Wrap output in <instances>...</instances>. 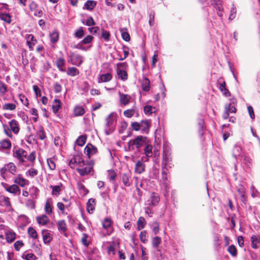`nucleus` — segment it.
<instances>
[{"label": "nucleus", "instance_id": "f257e3e1", "mask_svg": "<svg viewBox=\"0 0 260 260\" xmlns=\"http://www.w3.org/2000/svg\"><path fill=\"white\" fill-rule=\"evenodd\" d=\"M157 131V129H156L155 132V144L153 147L148 144L147 141V161L149 157H153L154 163L152 170L149 173V177L155 179H157L158 177V168L159 166L158 162L159 161V150L160 148L159 143L156 141V133Z\"/></svg>", "mask_w": 260, "mask_h": 260}, {"label": "nucleus", "instance_id": "f03ea898", "mask_svg": "<svg viewBox=\"0 0 260 260\" xmlns=\"http://www.w3.org/2000/svg\"><path fill=\"white\" fill-rule=\"evenodd\" d=\"M146 138L143 137L142 136L137 137L135 139L131 140L128 142V147L130 149L132 147L135 145L136 148L139 149L142 146H145L144 148V153L146 155Z\"/></svg>", "mask_w": 260, "mask_h": 260}, {"label": "nucleus", "instance_id": "7ed1b4c3", "mask_svg": "<svg viewBox=\"0 0 260 260\" xmlns=\"http://www.w3.org/2000/svg\"><path fill=\"white\" fill-rule=\"evenodd\" d=\"M167 168L163 167L162 168L161 171V180H160V185L162 188H163V194L164 196L167 197L169 194V181L168 179L167 176Z\"/></svg>", "mask_w": 260, "mask_h": 260}, {"label": "nucleus", "instance_id": "20e7f679", "mask_svg": "<svg viewBox=\"0 0 260 260\" xmlns=\"http://www.w3.org/2000/svg\"><path fill=\"white\" fill-rule=\"evenodd\" d=\"M230 103L225 106V110L223 114L222 117L223 119H228L229 117L230 113H235L237 111L236 106L237 101L236 99L233 98L230 99Z\"/></svg>", "mask_w": 260, "mask_h": 260}, {"label": "nucleus", "instance_id": "39448f33", "mask_svg": "<svg viewBox=\"0 0 260 260\" xmlns=\"http://www.w3.org/2000/svg\"><path fill=\"white\" fill-rule=\"evenodd\" d=\"M113 113L110 114L106 118V123L105 128V132L106 135L112 134L116 124L115 119L112 117Z\"/></svg>", "mask_w": 260, "mask_h": 260}, {"label": "nucleus", "instance_id": "423d86ee", "mask_svg": "<svg viewBox=\"0 0 260 260\" xmlns=\"http://www.w3.org/2000/svg\"><path fill=\"white\" fill-rule=\"evenodd\" d=\"M72 64L79 67L83 62V57L81 55L72 53L70 55V60Z\"/></svg>", "mask_w": 260, "mask_h": 260}, {"label": "nucleus", "instance_id": "0eeeda50", "mask_svg": "<svg viewBox=\"0 0 260 260\" xmlns=\"http://www.w3.org/2000/svg\"><path fill=\"white\" fill-rule=\"evenodd\" d=\"M93 166V162L91 161L88 164V166L83 168H77L76 170L81 176H84L94 172Z\"/></svg>", "mask_w": 260, "mask_h": 260}, {"label": "nucleus", "instance_id": "6e6552de", "mask_svg": "<svg viewBox=\"0 0 260 260\" xmlns=\"http://www.w3.org/2000/svg\"><path fill=\"white\" fill-rule=\"evenodd\" d=\"M145 125H146V120H143L140 122H132L131 124L132 128L136 131L140 130L141 128L143 131H145L146 128Z\"/></svg>", "mask_w": 260, "mask_h": 260}, {"label": "nucleus", "instance_id": "1a4fd4ad", "mask_svg": "<svg viewBox=\"0 0 260 260\" xmlns=\"http://www.w3.org/2000/svg\"><path fill=\"white\" fill-rule=\"evenodd\" d=\"M119 95L121 105L125 106L129 103L131 99V95L121 93L120 92H119Z\"/></svg>", "mask_w": 260, "mask_h": 260}, {"label": "nucleus", "instance_id": "9d476101", "mask_svg": "<svg viewBox=\"0 0 260 260\" xmlns=\"http://www.w3.org/2000/svg\"><path fill=\"white\" fill-rule=\"evenodd\" d=\"M85 153H86V155L89 158L90 155H93L98 152L97 148L91 144L90 143H88L85 147L84 149Z\"/></svg>", "mask_w": 260, "mask_h": 260}, {"label": "nucleus", "instance_id": "9b49d317", "mask_svg": "<svg viewBox=\"0 0 260 260\" xmlns=\"http://www.w3.org/2000/svg\"><path fill=\"white\" fill-rule=\"evenodd\" d=\"M122 182L126 186H129L132 183L131 173L130 172L123 173L121 176Z\"/></svg>", "mask_w": 260, "mask_h": 260}, {"label": "nucleus", "instance_id": "f8f14e48", "mask_svg": "<svg viewBox=\"0 0 260 260\" xmlns=\"http://www.w3.org/2000/svg\"><path fill=\"white\" fill-rule=\"evenodd\" d=\"M160 201V198L157 193L152 192L150 196V199L148 202H150L148 204L149 205H152L155 206L158 204Z\"/></svg>", "mask_w": 260, "mask_h": 260}, {"label": "nucleus", "instance_id": "ddd939ff", "mask_svg": "<svg viewBox=\"0 0 260 260\" xmlns=\"http://www.w3.org/2000/svg\"><path fill=\"white\" fill-rule=\"evenodd\" d=\"M14 156L21 162H24V158H26L27 152L22 149H19L14 152Z\"/></svg>", "mask_w": 260, "mask_h": 260}, {"label": "nucleus", "instance_id": "4468645a", "mask_svg": "<svg viewBox=\"0 0 260 260\" xmlns=\"http://www.w3.org/2000/svg\"><path fill=\"white\" fill-rule=\"evenodd\" d=\"M0 206L6 208L11 207L9 198L0 193Z\"/></svg>", "mask_w": 260, "mask_h": 260}, {"label": "nucleus", "instance_id": "2eb2a0df", "mask_svg": "<svg viewBox=\"0 0 260 260\" xmlns=\"http://www.w3.org/2000/svg\"><path fill=\"white\" fill-rule=\"evenodd\" d=\"M144 162L145 161L143 160V157L142 158L141 160H138L137 162L135 167L136 172L140 174L145 171V165Z\"/></svg>", "mask_w": 260, "mask_h": 260}, {"label": "nucleus", "instance_id": "dca6fc26", "mask_svg": "<svg viewBox=\"0 0 260 260\" xmlns=\"http://www.w3.org/2000/svg\"><path fill=\"white\" fill-rule=\"evenodd\" d=\"M95 199H89L87 203V210L90 214H92L95 209Z\"/></svg>", "mask_w": 260, "mask_h": 260}, {"label": "nucleus", "instance_id": "f3484780", "mask_svg": "<svg viewBox=\"0 0 260 260\" xmlns=\"http://www.w3.org/2000/svg\"><path fill=\"white\" fill-rule=\"evenodd\" d=\"M6 239L8 243H12L16 239V233L12 230L8 231L5 234Z\"/></svg>", "mask_w": 260, "mask_h": 260}, {"label": "nucleus", "instance_id": "a211bd4d", "mask_svg": "<svg viewBox=\"0 0 260 260\" xmlns=\"http://www.w3.org/2000/svg\"><path fill=\"white\" fill-rule=\"evenodd\" d=\"M6 191L14 194H19L20 193V189L19 187L15 184L10 185L9 187L6 189Z\"/></svg>", "mask_w": 260, "mask_h": 260}, {"label": "nucleus", "instance_id": "6ab92c4d", "mask_svg": "<svg viewBox=\"0 0 260 260\" xmlns=\"http://www.w3.org/2000/svg\"><path fill=\"white\" fill-rule=\"evenodd\" d=\"M61 107V103L59 100L55 99L53 101L52 108L54 113H57Z\"/></svg>", "mask_w": 260, "mask_h": 260}, {"label": "nucleus", "instance_id": "aec40b11", "mask_svg": "<svg viewBox=\"0 0 260 260\" xmlns=\"http://www.w3.org/2000/svg\"><path fill=\"white\" fill-rule=\"evenodd\" d=\"M65 59L62 57H60L56 60V65L58 70L61 72H64L65 70L63 69V67L65 65Z\"/></svg>", "mask_w": 260, "mask_h": 260}, {"label": "nucleus", "instance_id": "412c9836", "mask_svg": "<svg viewBox=\"0 0 260 260\" xmlns=\"http://www.w3.org/2000/svg\"><path fill=\"white\" fill-rule=\"evenodd\" d=\"M96 6V2L94 1L88 0L84 5L83 9L91 11Z\"/></svg>", "mask_w": 260, "mask_h": 260}, {"label": "nucleus", "instance_id": "4be33fe9", "mask_svg": "<svg viewBox=\"0 0 260 260\" xmlns=\"http://www.w3.org/2000/svg\"><path fill=\"white\" fill-rule=\"evenodd\" d=\"M9 125L14 134H17L19 132V129L16 120L12 119L9 122Z\"/></svg>", "mask_w": 260, "mask_h": 260}, {"label": "nucleus", "instance_id": "5701e85b", "mask_svg": "<svg viewBox=\"0 0 260 260\" xmlns=\"http://www.w3.org/2000/svg\"><path fill=\"white\" fill-rule=\"evenodd\" d=\"M43 236V240L45 244H48L50 243L52 238L50 234L48 232L47 230H43L42 232Z\"/></svg>", "mask_w": 260, "mask_h": 260}, {"label": "nucleus", "instance_id": "b1692460", "mask_svg": "<svg viewBox=\"0 0 260 260\" xmlns=\"http://www.w3.org/2000/svg\"><path fill=\"white\" fill-rule=\"evenodd\" d=\"M68 75L74 77L79 75V71L75 67H69L67 71Z\"/></svg>", "mask_w": 260, "mask_h": 260}, {"label": "nucleus", "instance_id": "393cba45", "mask_svg": "<svg viewBox=\"0 0 260 260\" xmlns=\"http://www.w3.org/2000/svg\"><path fill=\"white\" fill-rule=\"evenodd\" d=\"M36 219L38 223L42 225H45L49 221V218L46 215L38 216Z\"/></svg>", "mask_w": 260, "mask_h": 260}, {"label": "nucleus", "instance_id": "a878e982", "mask_svg": "<svg viewBox=\"0 0 260 260\" xmlns=\"http://www.w3.org/2000/svg\"><path fill=\"white\" fill-rule=\"evenodd\" d=\"M117 73L118 78L122 80L125 81L127 79V74L124 70L117 69Z\"/></svg>", "mask_w": 260, "mask_h": 260}, {"label": "nucleus", "instance_id": "bb28decb", "mask_svg": "<svg viewBox=\"0 0 260 260\" xmlns=\"http://www.w3.org/2000/svg\"><path fill=\"white\" fill-rule=\"evenodd\" d=\"M26 182V180L24 178L21 177V175H18V177L14 180V182L19 184L21 187H24L25 185Z\"/></svg>", "mask_w": 260, "mask_h": 260}, {"label": "nucleus", "instance_id": "cd10ccee", "mask_svg": "<svg viewBox=\"0 0 260 260\" xmlns=\"http://www.w3.org/2000/svg\"><path fill=\"white\" fill-rule=\"evenodd\" d=\"M112 79V75L109 73L103 74L101 75L99 82H108Z\"/></svg>", "mask_w": 260, "mask_h": 260}, {"label": "nucleus", "instance_id": "c85d7f7f", "mask_svg": "<svg viewBox=\"0 0 260 260\" xmlns=\"http://www.w3.org/2000/svg\"><path fill=\"white\" fill-rule=\"evenodd\" d=\"M0 18L5 22L10 24L11 22V16L8 13H3L0 14Z\"/></svg>", "mask_w": 260, "mask_h": 260}, {"label": "nucleus", "instance_id": "c756f323", "mask_svg": "<svg viewBox=\"0 0 260 260\" xmlns=\"http://www.w3.org/2000/svg\"><path fill=\"white\" fill-rule=\"evenodd\" d=\"M50 41L53 43H56L59 38V34L56 30L53 31L50 34Z\"/></svg>", "mask_w": 260, "mask_h": 260}, {"label": "nucleus", "instance_id": "7c9ffc66", "mask_svg": "<svg viewBox=\"0 0 260 260\" xmlns=\"http://www.w3.org/2000/svg\"><path fill=\"white\" fill-rule=\"evenodd\" d=\"M57 228L59 231L65 232L67 231V225L64 220H59L57 223Z\"/></svg>", "mask_w": 260, "mask_h": 260}, {"label": "nucleus", "instance_id": "2f4dec72", "mask_svg": "<svg viewBox=\"0 0 260 260\" xmlns=\"http://www.w3.org/2000/svg\"><path fill=\"white\" fill-rule=\"evenodd\" d=\"M87 137L86 135H81L76 140V144L80 146H83L86 141Z\"/></svg>", "mask_w": 260, "mask_h": 260}, {"label": "nucleus", "instance_id": "473e14b6", "mask_svg": "<svg viewBox=\"0 0 260 260\" xmlns=\"http://www.w3.org/2000/svg\"><path fill=\"white\" fill-rule=\"evenodd\" d=\"M241 151H242L241 147L238 145H235L234 146V148L233 150V156L235 158H236L237 156H239L240 155Z\"/></svg>", "mask_w": 260, "mask_h": 260}, {"label": "nucleus", "instance_id": "72a5a7b5", "mask_svg": "<svg viewBox=\"0 0 260 260\" xmlns=\"http://www.w3.org/2000/svg\"><path fill=\"white\" fill-rule=\"evenodd\" d=\"M161 238L158 236L154 237L152 240V245L153 248H157L161 243Z\"/></svg>", "mask_w": 260, "mask_h": 260}, {"label": "nucleus", "instance_id": "f704fd0d", "mask_svg": "<svg viewBox=\"0 0 260 260\" xmlns=\"http://www.w3.org/2000/svg\"><path fill=\"white\" fill-rule=\"evenodd\" d=\"M1 146L4 149H9L11 147V143L8 139H5L0 142Z\"/></svg>", "mask_w": 260, "mask_h": 260}, {"label": "nucleus", "instance_id": "c9c22d12", "mask_svg": "<svg viewBox=\"0 0 260 260\" xmlns=\"http://www.w3.org/2000/svg\"><path fill=\"white\" fill-rule=\"evenodd\" d=\"M85 113L84 109L82 107H76L74 109V113L76 116L83 115Z\"/></svg>", "mask_w": 260, "mask_h": 260}, {"label": "nucleus", "instance_id": "e433bc0d", "mask_svg": "<svg viewBox=\"0 0 260 260\" xmlns=\"http://www.w3.org/2000/svg\"><path fill=\"white\" fill-rule=\"evenodd\" d=\"M145 219L144 217H141L137 221V229L141 230L144 228Z\"/></svg>", "mask_w": 260, "mask_h": 260}, {"label": "nucleus", "instance_id": "4c0bfd02", "mask_svg": "<svg viewBox=\"0 0 260 260\" xmlns=\"http://www.w3.org/2000/svg\"><path fill=\"white\" fill-rule=\"evenodd\" d=\"M84 35V31L82 27H80L79 29L76 30L74 34V36L76 38L80 39L82 38Z\"/></svg>", "mask_w": 260, "mask_h": 260}, {"label": "nucleus", "instance_id": "58836bf2", "mask_svg": "<svg viewBox=\"0 0 260 260\" xmlns=\"http://www.w3.org/2000/svg\"><path fill=\"white\" fill-rule=\"evenodd\" d=\"M16 105L13 103H6L3 106V109L7 110H14L16 109Z\"/></svg>", "mask_w": 260, "mask_h": 260}, {"label": "nucleus", "instance_id": "ea45409f", "mask_svg": "<svg viewBox=\"0 0 260 260\" xmlns=\"http://www.w3.org/2000/svg\"><path fill=\"white\" fill-rule=\"evenodd\" d=\"M50 188H52V194L58 196L61 190L60 186L58 185H50Z\"/></svg>", "mask_w": 260, "mask_h": 260}, {"label": "nucleus", "instance_id": "a19ab883", "mask_svg": "<svg viewBox=\"0 0 260 260\" xmlns=\"http://www.w3.org/2000/svg\"><path fill=\"white\" fill-rule=\"evenodd\" d=\"M120 32L121 33L122 38L126 42H128L130 40V36L125 29L122 28L120 30Z\"/></svg>", "mask_w": 260, "mask_h": 260}, {"label": "nucleus", "instance_id": "79ce46f5", "mask_svg": "<svg viewBox=\"0 0 260 260\" xmlns=\"http://www.w3.org/2000/svg\"><path fill=\"white\" fill-rule=\"evenodd\" d=\"M135 112L136 110L134 108L127 109L124 111L123 115L126 117L131 118L134 115Z\"/></svg>", "mask_w": 260, "mask_h": 260}, {"label": "nucleus", "instance_id": "37998d69", "mask_svg": "<svg viewBox=\"0 0 260 260\" xmlns=\"http://www.w3.org/2000/svg\"><path fill=\"white\" fill-rule=\"evenodd\" d=\"M5 166L8 171L10 172L11 174H14L16 172V167L13 163L11 162Z\"/></svg>", "mask_w": 260, "mask_h": 260}, {"label": "nucleus", "instance_id": "c03bdc74", "mask_svg": "<svg viewBox=\"0 0 260 260\" xmlns=\"http://www.w3.org/2000/svg\"><path fill=\"white\" fill-rule=\"evenodd\" d=\"M103 227L106 229H111V220L107 218H106L103 222Z\"/></svg>", "mask_w": 260, "mask_h": 260}, {"label": "nucleus", "instance_id": "a18cd8bd", "mask_svg": "<svg viewBox=\"0 0 260 260\" xmlns=\"http://www.w3.org/2000/svg\"><path fill=\"white\" fill-rule=\"evenodd\" d=\"M28 235L34 239H37L38 237V234L37 233L36 231L32 228L29 227L28 229Z\"/></svg>", "mask_w": 260, "mask_h": 260}, {"label": "nucleus", "instance_id": "49530a36", "mask_svg": "<svg viewBox=\"0 0 260 260\" xmlns=\"http://www.w3.org/2000/svg\"><path fill=\"white\" fill-rule=\"evenodd\" d=\"M150 226L155 234H157L158 233L159 229V224L157 222H153L152 224L150 225Z\"/></svg>", "mask_w": 260, "mask_h": 260}, {"label": "nucleus", "instance_id": "de8ad7c7", "mask_svg": "<svg viewBox=\"0 0 260 260\" xmlns=\"http://www.w3.org/2000/svg\"><path fill=\"white\" fill-rule=\"evenodd\" d=\"M116 246V244L114 242H112L110 244L109 246L108 247V253H112L113 255L115 254V248Z\"/></svg>", "mask_w": 260, "mask_h": 260}, {"label": "nucleus", "instance_id": "09e8293b", "mask_svg": "<svg viewBox=\"0 0 260 260\" xmlns=\"http://www.w3.org/2000/svg\"><path fill=\"white\" fill-rule=\"evenodd\" d=\"M77 186H78V189L80 191H82L84 195L87 194L89 192V190L87 188H86L84 185L82 183L78 182L77 183Z\"/></svg>", "mask_w": 260, "mask_h": 260}, {"label": "nucleus", "instance_id": "8fccbe9b", "mask_svg": "<svg viewBox=\"0 0 260 260\" xmlns=\"http://www.w3.org/2000/svg\"><path fill=\"white\" fill-rule=\"evenodd\" d=\"M228 252L233 256L237 255V249L234 245H230L228 249Z\"/></svg>", "mask_w": 260, "mask_h": 260}, {"label": "nucleus", "instance_id": "3c124183", "mask_svg": "<svg viewBox=\"0 0 260 260\" xmlns=\"http://www.w3.org/2000/svg\"><path fill=\"white\" fill-rule=\"evenodd\" d=\"M110 34L109 31L105 30L104 29H102V37L106 41H108L110 39Z\"/></svg>", "mask_w": 260, "mask_h": 260}, {"label": "nucleus", "instance_id": "603ef678", "mask_svg": "<svg viewBox=\"0 0 260 260\" xmlns=\"http://www.w3.org/2000/svg\"><path fill=\"white\" fill-rule=\"evenodd\" d=\"M24 243L21 240L17 241L14 244V247L16 251H19L20 248L23 246Z\"/></svg>", "mask_w": 260, "mask_h": 260}, {"label": "nucleus", "instance_id": "864d4df0", "mask_svg": "<svg viewBox=\"0 0 260 260\" xmlns=\"http://www.w3.org/2000/svg\"><path fill=\"white\" fill-rule=\"evenodd\" d=\"M45 210L46 213L51 214L52 212V206L50 205L49 201L48 200L45 205Z\"/></svg>", "mask_w": 260, "mask_h": 260}, {"label": "nucleus", "instance_id": "5fc2aeb1", "mask_svg": "<svg viewBox=\"0 0 260 260\" xmlns=\"http://www.w3.org/2000/svg\"><path fill=\"white\" fill-rule=\"evenodd\" d=\"M93 38L90 35H88L84 38L80 43L82 44H88L90 43L93 40Z\"/></svg>", "mask_w": 260, "mask_h": 260}, {"label": "nucleus", "instance_id": "6e6d98bb", "mask_svg": "<svg viewBox=\"0 0 260 260\" xmlns=\"http://www.w3.org/2000/svg\"><path fill=\"white\" fill-rule=\"evenodd\" d=\"M48 165L50 170H53L55 169V164L52 158H48L47 160Z\"/></svg>", "mask_w": 260, "mask_h": 260}, {"label": "nucleus", "instance_id": "4d7b16f0", "mask_svg": "<svg viewBox=\"0 0 260 260\" xmlns=\"http://www.w3.org/2000/svg\"><path fill=\"white\" fill-rule=\"evenodd\" d=\"M76 156L77 157V165H78L79 167H82L85 165L84 160L80 155H76Z\"/></svg>", "mask_w": 260, "mask_h": 260}, {"label": "nucleus", "instance_id": "13d9d810", "mask_svg": "<svg viewBox=\"0 0 260 260\" xmlns=\"http://www.w3.org/2000/svg\"><path fill=\"white\" fill-rule=\"evenodd\" d=\"M156 111L157 109L155 107L147 105V116L152 114L153 113L155 114Z\"/></svg>", "mask_w": 260, "mask_h": 260}, {"label": "nucleus", "instance_id": "bf43d9fd", "mask_svg": "<svg viewBox=\"0 0 260 260\" xmlns=\"http://www.w3.org/2000/svg\"><path fill=\"white\" fill-rule=\"evenodd\" d=\"M122 49L124 53V57H120L119 58V60H123L125 59L129 54L128 48L126 46H122Z\"/></svg>", "mask_w": 260, "mask_h": 260}, {"label": "nucleus", "instance_id": "052dcab7", "mask_svg": "<svg viewBox=\"0 0 260 260\" xmlns=\"http://www.w3.org/2000/svg\"><path fill=\"white\" fill-rule=\"evenodd\" d=\"M154 12H150L149 13V24L150 26H153L154 25Z\"/></svg>", "mask_w": 260, "mask_h": 260}, {"label": "nucleus", "instance_id": "680f3d73", "mask_svg": "<svg viewBox=\"0 0 260 260\" xmlns=\"http://www.w3.org/2000/svg\"><path fill=\"white\" fill-rule=\"evenodd\" d=\"M76 165H77V157L76 155H74L70 160L69 165L71 168L74 169Z\"/></svg>", "mask_w": 260, "mask_h": 260}, {"label": "nucleus", "instance_id": "e2e57ef3", "mask_svg": "<svg viewBox=\"0 0 260 260\" xmlns=\"http://www.w3.org/2000/svg\"><path fill=\"white\" fill-rule=\"evenodd\" d=\"M38 135L41 140H44L46 138V135L42 127H40L38 131Z\"/></svg>", "mask_w": 260, "mask_h": 260}, {"label": "nucleus", "instance_id": "0e129e2a", "mask_svg": "<svg viewBox=\"0 0 260 260\" xmlns=\"http://www.w3.org/2000/svg\"><path fill=\"white\" fill-rule=\"evenodd\" d=\"M247 110L250 118L253 120L255 118V115L254 113V110L252 106L249 105L247 106Z\"/></svg>", "mask_w": 260, "mask_h": 260}, {"label": "nucleus", "instance_id": "69168bd1", "mask_svg": "<svg viewBox=\"0 0 260 260\" xmlns=\"http://www.w3.org/2000/svg\"><path fill=\"white\" fill-rule=\"evenodd\" d=\"M108 172L109 179L111 180H114L116 176V174L115 171L111 170H109Z\"/></svg>", "mask_w": 260, "mask_h": 260}, {"label": "nucleus", "instance_id": "338daca9", "mask_svg": "<svg viewBox=\"0 0 260 260\" xmlns=\"http://www.w3.org/2000/svg\"><path fill=\"white\" fill-rule=\"evenodd\" d=\"M53 87H54V90L55 92L59 93L60 92H61V89H62V87H61V85L60 84H59L58 82H55L54 84Z\"/></svg>", "mask_w": 260, "mask_h": 260}, {"label": "nucleus", "instance_id": "774afa93", "mask_svg": "<svg viewBox=\"0 0 260 260\" xmlns=\"http://www.w3.org/2000/svg\"><path fill=\"white\" fill-rule=\"evenodd\" d=\"M25 259L26 260H36L37 257L33 253H27L25 255Z\"/></svg>", "mask_w": 260, "mask_h": 260}]
</instances>
